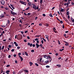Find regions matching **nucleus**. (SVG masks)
<instances>
[{
    "instance_id": "bb28decb",
    "label": "nucleus",
    "mask_w": 74,
    "mask_h": 74,
    "mask_svg": "<svg viewBox=\"0 0 74 74\" xmlns=\"http://www.w3.org/2000/svg\"><path fill=\"white\" fill-rule=\"evenodd\" d=\"M42 0H40V4H42Z\"/></svg>"
},
{
    "instance_id": "cd10ccee",
    "label": "nucleus",
    "mask_w": 74,
    "mask_h": 74,
    "mask_svg": "<svg viewBox=\"0 0 74 74\" xmlns=\"http://www.w3.org/2000/svg\"><path fill=\"white\" fill-rule=\"evenodd\" d=\"M42 39L43 40H44L45 41V42H46V40L45 39H44V38H42Z\"/></svg>"
},
{
    "instance_id": "f8f14e48",
    "label": "nucleus",
    "mask_w": 74,
    "mask_h": 74,
    "mask_svg": "<svg viewBox=\"0 0 74 74\" xmlns=\"http://www.w3.org/2000/svg\"><path fill=\"white\" fill-rule=\"evenodd\" d=\"M10 72V70H8L6 71L5 73H9Z\"/></svg>"
},
{
    "instance_id": "6ab92c4d",
    "label": "nucleus",
    "mask_w": 74,
    "mask_h": 74,
    "mask_svg": "<svg viewBox=\"0 0 74 74\" xmlns=\"http://www.w3.org/2000/svg\"><path fill=\"white\" fill-rule=\"evenodd\" d=\"M65 45L66 46H67V45H69V43H68V42L66 43V44H65Z\"/></svg>"
},
{
    "instance_id": "5fc2aeb1",
    "label": "nucleus",
    "mask_w": 74,
    "mask_h": 74,
    "mask_svg": "<svg viewBox=\"0 0 74 74\" xmlns=\"http://www.w3.org/2000/svg\"><path fill=\"white\" fill-rule=\"evenodd\" d=\"M36 42L38 44V43H39V41L38 40H37Z\"/></svg>"
},
{
    "instance_id": "338daca9",
    "label": "nucleus",
    "mask_w": 74,
    "mask_h": 74,
    "mask_svg": "<svg viewBox=\"0 0 74 74\" xmlns=\"http://www.w3.org/2000/svg\"><path fill=\"white\" fill-rule=\"evenodd\" d=\"M37 18H38L37 17H35V20H36V19H37Z\"/></svg>"
},
{
    "instance_id": "0e129e2a",
    "label": "nucleus",
    "mask_w": 74,
    "mask_h": 74,
    "mask_svg": "<svg viewBox=\"0 0 74 74\" xmlns=\"http://www.w3.org/2000/svg\"><path fill=\"white\" fill-rule=\"evenodd\" d=\"M9 48H11V45H9Z\"/></svg>"
},
{
    "instance_id": "13d9d810",
    "label": "nucleus",
    "mask_w": 74,
    "mask_h": 74,
    "mask_svg": "<svg viewBox=\"0 0 74 74\" xmlns=\"http://www.w3.org/2000/svg\"><path fill=\"white\" fill-rule=\"evenodd\" d=\"M14 57H16V54H14Z\"/></svg>"
},
{
    "instance_id": "6e6d98bb",
    "label": "nucleus",
    "mask_w": 74,
    "mask_h": 74,
    "mask_svg": "<svg viewBox=\"0 0 74 74\" xmlns=\"http://www.w3.org/2000/svg\"><path fill=\"white\" fill-rule=\"evenodd\" d=\"M27 38H28V39H30V37H29V36H27Z\"/></svg>"
},
{
    "instance_id": "a878e982",
    "label": "nucleus",
    "mask_w": 74,
    "mask_h": 74,
    "mask_svg": "<svg viewBox=\"0 0 74 74\" xmlns=\"http://www.w3.org/2000/svg\"><path fill=\"white\" fill-rule=\"evenodd\" d=\"M63 50H64V49H60V51H61V52H62V51H63Z\"/></svg>"
},
{
    "instance_id": "72a5a7b5",
    "label": "nucleus",
    "mask_w": 74,
    "mask_h": 74,
    "mask_svg": "<svg viewBox=\"0 0 74 74\" xmlns=\"http://www.w3.org/2000/svg\"><path fill=\"white\" fill-rule=\"evenodd\" d=\"M48 62H49V61H48V60H47V61H45V63H48Z\"/></svg>"
},
{
    "instance_id": "8fccbe9b",
    "label": "nucleus",
    "mask_w": 74,
    "mask_h": 74,
    "mask_svg": "<svg viewBox=\"0 0 74 74\" xmlns=\"http://www.w3.org/2000/svg\"><path fill=\"white\" fill-rule=\"evenodd\" d=\"M56 56H58V53H57L56 54Z\"/></svg>"
},
{
    "instance_id": "f03ea898",
    "label": "nucleus",
    "mask_w": 74,
    "mask_h": 74,
    "mask_svg": "<svg viewBox=\"0 0 74 74\" xmlns=\"http://www.w3.org/2000/svg\"><path fill=\"white\" fill-rule=\"evenodd\" d=\"M20 2L22 4H24V5H26V2H25L23 1H20Z\"/></svg>"
},
{
    "instance_id": "7c9ffc66",
    "label": "nucleus",
    "mask_w": 74,
    "mask_h": 74,
    "mask_svg": "<svg viewBox=\"0 0 74 74\" xmlns=\"http://www.w3.org/2000/svg\"><path fill=\"white\" fill-rule=\"evenodd\" d=\"M10 21L8 20V21H7V23H8V24H10Z\"/></svg>"
},
{
    "instance_id": "052dcab7",
    "label": "nucleus",
    "mask_w": 74,
    "mask_h": 74,
    "mask_svg": "<svg viewBox=\"0 0 74 74\" xmlns=\"http://www.w3.org/2000/svg\"><path fill=\"white\" fill-rule=\"evenodd\" d=\"M32 46H33V47H35V45L33 44Z\"/></svg>"
},
{
    "instance_id": "9d476101",
    "label": "nucleus",
    "mask_w": 74,
    "mask_h": 74,
    "mask_svg": "<svg viewBox=\"0 0 74 74\" xmlns=\"http://www.w3.org/2000/svg\"><path fill=\"white\" fill-rule=\"evenodd\" d=\"M23 71L24 72H25V73H28L29 72V71L27 70H24Z\"/></svg>"
},
{
    "instance_id": "58836bf2",
    "label": "nucleus",
    "mask_w": 74,
    "mask_h": 74,
    "mask_svg": "<svg viewBox=\"0 0 74 74\" xmlns=\"http://www.w3.org/2000/svg\"><path fill=\"white\" fill-rule=\"evenodd\" d=\"M33 44L32 43H31L30 44V45H29L30 47H32V45Z\"/></svg>"
},
{
    "instance_id": "3c124183",
    "label": "nucleus",
    "mask_w": 74,
    "mask_h": 74,
    "mask_svg": "<svg viewBox=\"0 0 74 74\" xmlns=\"http://www.w3.org/2000/svg\"><path fill=\"white\" fill-rule=\"evenodd\" d=\"M19 22H21V23H22V21H21V20H19Z\"/></svg>"
},
{
    "instance_id": "20e7f679",
    "label": "nucleus",
    "mask_w": 74,
    "mask_h": 74,
    "mask_svg": "<svg viewBox=\"0 0 74 74\" xmlns=\"http://www.w3.org/2000/svg\"><path fill=\"white\" fill-rule=\"evenodd\" d=\"M1 3L3 5H4V3H5V1L3 0H2L1 1Z\"/></svg>"
},
{
    "instance_id": "4468645a",
    "label": "nucleus",
    "mask_w": 74,
    "mask_h": 74,
    "mask_svg": "<svg viewBox=\"0 0 74 74\" xmlns=\"http://www.w3.org/2000/svg\"><path fill=\"white\" fill-rule=\"evenodd\" d=\"M42 60V58H40V62H39V64H41V60Z\"/></svg>"
},
{
    "instance_id": "de8ad7c7",
    "label": "nucleus",
    "mask_w": 74,
    "mask_h": 74,
    "mask_svg": "<svg viewBox=\"0 0 74 74\" xmlns=\"http://www.w3.org/2000/svg\"><path fill=\"white\" fill-rule=\"evenodd\" d=\"M35 41H37L38 40V38H36L35 39Z\"/></svg>"
},
{
    "instance_id": "69168bd1",
    "label": "nucleus",
    "mask_w": 74,
    "mask_h": 74,
    "mask_svg": "<svg viewBox=\"0 0 74 74\" xmlns=\"http://www.w3.org/2000/svg\"><path fill=\"white\" fill-rule=\"evenodd\" d=\"M24 15H27V14H26V13H24Z\"/></svg>"
},
{
    "instance_id": "393cba45",
    "label": "nucleus",
    "mask_w": 74,
    "mask_h": 74,
    "mask_svg": "<svg viewBox=\"0 0 74 74\" xmlns=\"http://www.w3.org/2000/svg\"><path fill=\"white\" fill-rule=\"evenodd\" d=\"M69 12H67L66 13L67 15H69Z\"/></svg>"
},
{
    "instance_id": "a18cd8bd",
    "label": "nucleus",
    "mask_w": 74,
    "mask_h": 74,
    "mask_svg": "<svg viewBox=\"0 0 74 74\" xmlns=\"http://www.w3.org/2000/svg\"><path fill=\"white\" fill-rule=\"evenodd\" d=\"M58 41L59 44H60V41L58 40Z\"/></svg>"
},
{
    "instance_id": "09e8293b",
    "label": "nucleus",
    "mask_w": 74,
    "mask_h": 74,
    "mask_svg": "<svg viewBox=\"0 0 74 74\" xmlns=\"http://www.w3.org/2000/svg\"><path fill=\"white\" fill-rule=\"evenodd\" d=\"M42 24L40 23L39 24V26H42Z\"/></svg>"
},
{
    "instance_id": "423d86ee",
    "label": "nucleus",
    "mask_w": 74,
    "mask_h": 74,
    "mask_svg": "<svg viewBox=\"0 0 74 74\" xmlns=\"http://www.w3.org/2000/svg\"><path fill=\"white\" fill-rule=\"evenodd\" d=\"M14 44H15V45L16 47H18V43H16V42H14Z\"/></svg>"
},
{
    "instance_id": "f257e3e1",
    "label": "nucleus",
    "mask_w": 74,
    "mask_h": 74,
    "mask_svg": "<svg viewBox=\"0 0 74 74\" xmlns=\"http://www.w3.org/2000/svg\"><path fill=\"white\" fill-rule=\"evenodd\" d=\"M32 5L33 6V8L34 10H38V8H38V6H37L35 5V4H32Z\"/></svg>"
},
{
    "instance_id": "1a4fd4ad",
    "label": "nucleus",
    "mask_w": 74,
    "mask_h": 74,
    "mask_svg": "<svg viewBox=\"0 0 74 74\" xmlns=\"http://www.w3.org/2000/svg\"><path fill=\"white\" fill-rule=\"evenodd\" d=\"M56 66L57 67H60V68L61 67V65L59 64H57Z\"/></svg>"
},
{
    "instance_id": "49530a36",
    "label": "nucleus",
    "mask_w": 74,
    "mask_h": 74,
    "mask_svg": "<svg viewBox=\"0 0 74 74\" xmlns=\"http://www.w3.org/2000/svg\"><path fill=\"white\" fill-rule=\"evenodd\" d=\"M29 7H28L27 8V9H26V10H29Z\"/></svg>"
},
{
    "instance_id": "ea45409f",
    "label": "nucleus",
    "mask_w": 74,
    "mask_h": 74,
    "mask_svg": "<svg viewBox=\"0 0 74 74\" xmlns=\"http://www.w3.org/2000/svg\"><path fill=\"white\" fill-rule=\"evenodd\" d=\"M42 15L43 16H46L45 14H43Z\"/></svg>"
},
{
    "instance_id": "f704fd0d",
    "label": "nucleus",
    "mask_w": 74,
    "mask_h": 74,
    "mask_svg": "<svg viewBox=\"0 0 74 74\" xmlns=\"http://www.w3.org/2000/svg\"><path fill=\"white\" fill-rule=\"evenodd\" d=\"M14 51H15V49H12L11 50L12 52H14Z\"/></svg>"
},
{
    "instance_id": "2f4dec72",
    "label": "nucleus",
    "mask_w": 74,
    "mask_h": 74,
    "mask_svg": "<svg viewBox=\"0 0 74 74\" xmlns=\"http://www.w3.org/2000/svg\"><path fill=\"white\" fill-rule=\"evenodd\" d=\"M10 65H6L7 67H10Z\"/></svg>"
},
{
    "instance_id": "bf43d9fd",
    "label": "nucleus",
    "mask_w": 74,
    "mask_h": 74,
    "mask_svg": "<svg viewBox=\"0 0 74 74\" xmlns=\"http://www.w3.org/2000/svg\"><path fill=\"white\" fill-rule=\"evenodd\" d=\"M24 42H27V41L26 40H24Z\"/></svg>"
},
{
    "instance_id": "e433bc0d",
    "label": "nucleus",
    "mask_w": 74,
    "mask_h": 74,
    "mask_svg": "<svg viewBox=\"0 0 74 74\" xmlns=\"http://www.w3.org/2000/svg\"><path fill=\"white\" fill-rule=\"evenodd\" d=\"M4 46H3L2 48V50H3V49H4Z\"/></svg>"
},
{
    "instance_id": "39448f33",
    "label": "nucleus",
    "mask_w": 74,
    "mask_h": 74,
    "mask_svg": "<svg viewBox=\"0 0 74 74\" xmlns=\"http://www.w3.org/2000/svg\"><path fill=\"white\" fill-rule=\"evenodd\" d=\"M19 58H20L21 59V62H22V61H23V58H22V56H19Z\"/></svg>"
},
{
    "instance_id": "c03bdc74",
    "label": "nucleus",
    "mask_w": 74,
    "mask_h": 74,
    "mask_svg": "<svg viewBox=\"0 0 74 74\" xmlns=\"http://www.w3.org/2000/svg\"><path fill=\"white\" fill-rule=\"evenodd\" d=\"M53 31L54 30H56V29H55V28H53Z\"/></svg>"
},
{
    "instance_id": "603ef678",
    "label": "nucleus",
    "mask_w": 74,
    "mask_h": 74,
    "mask_svg": "<svg viewBox=\"0 0 74 74\" xmlns=\"http://www.w3.org/2000/svg\"><path fill=\"white\" fill-rule=\"evenodd\" d=\"M5 9L6 10H8V8H5Z\"/></svg>"
},
{
    "instance_id": "4d7b16f0",
    "label": "nucleus",
    "mask_w": 74,
    "mask_h": 74,
    "mask_svg": "<svg viewBox=\"0 0 74 74\" xmlns=\"http://www.w3.org/2000/svg\"><path fill=\"white\" fill-rule=\"evenodd\" d=\"M68 19H70V15H68Z\"/></svg>"
},
{
    "instance_id": "0eeeda50",
    "label": "nucleus",
    "mask_w": 74,
    "mask_h": 74,
    "mask_svg": "<svg viewBox=\"0 0 74 74\" xmlns=\"http://www.w3.org/2000/svg\"><path fill=\"white\" fill-rule=\"evenodd\" d=\"M36 48H38V47H40V45H38V44L37 43H36Z\"/></svg>"
},
{
    "instance_id": "4c0bfd02",
    "label": "nucleus",
    "mask_w": 74,
    "mask_h": 74,
    "mask_svg": "<svg viewBox=\"0 0 74 74\" xmlns=\"http://www.w3.org/2000/svg\"><path fill=\"white\" fill-rule=\"evenodd\" d=\"M17 49H20V48L19 47H17Z\"/></svg>"
},
{
    "instance_id": "473e14b6",
    "label": "nucleus",
    "mask_w": 74,
    "mask_h": 74,
    "mask_svg": "<svg viewBox=\"0 0 74 74\" xmlns=\"http://www.w3.org/2000/svg\"><path fill=\"white\" fill-rule=\"evenodd\" d=\"M60 21V22L61 23H63V21Z\"/></svg>"
},
{
    "instance_id": "dca6fc26",
    "label": "nucleus",
    "mask_w": 74,
    "mask_h": 74,
    "mask_svg": "<svg viewBox=\"0 0 74 74\" xmlns=\"http://www.w3.org/2000/svg\"><path fill=\"white\" fill-rule=\"evenodd\" d=\"M30 66H31L32 65H33V63L31 62H29Z\"/></svg>"
},
{
    "instance_id": "4be33fe9",
    "label": "nucleus",
    "mask_w": 74,
    "mask_h": 74,
    "mask_svg": "<svg viewBox=\"0 0 74 74\" xmlns=\"http://www.w3.org/2000/svg\"><path fill=\"white\" fill-rule=\"evenodd\" d=\"M46 68H49L50 66L47 65L46 66Z\"/></svg>"
},
{
    "instance_id": "a19ab883",
    "label": "nucleus",
    "mask_w": 74,
    "mask_h": 74,
    "mask_svg": "<svg viewBox=\"0 0 74 74\" xmlns=\"http://www.w3.org/2000/svg\"><path fill=\"white\" fill-rule=\"evenodd\" d=\"M8 58H11V55H9L8 56Z\"/></svg>"
},
{
    "instance_id": "680f3d73",
    "label": "nucleus",
    "mask_w": 74,
    "mask_h": 74,
    "mask_svg": "<svg viewBox=\"0 0 74 74\" xmlns=\"http://www.w3.org/2000/svg\"><path fill=\"white\" fill-rule=\"evenodd\" d=\"M40 47H42V44H41L40 45Z\"/></svg>"
},
{
    "instance_id": "c756f323",
    "label": "nucleus",
    "mask_w": 74,
    "mask_h": 74,
    "mask_svg": "<svg viewBox=\"0 0 74 74\" xmlns=\"http://www.w3.org/2000/svg\"><path fill=\"white\" fill-rule=\"evenodd\" d=\"M27 15H30L31 13H29L27 14Z\"/></svg>"
},
{
    "instance_id": "79ce46f5",
    "label": "nucleus",
    "mask_w": 74,
    "mask_h": 74,
    "mask_svg": "<svg viewBox=\"0 0 74 74\" xmlns=\"http://www.w3.org/2000/svg\"><path fill=\"white\" fill-rule=\"evenodd\" d=\"M41 42L42 44H43L44 43V42L43 41V40H41Z\"/></svg>"
},
{
    "instance_id": "37998d69",
    "label": "nucleus",
    "mask_w": 74,
    "mask_h": 74,
    "mask_svg": "<svg viewBox=\"0 0 74 74\" xmlns=\"http://www.w3.org/2000/svg\"><path fill=\"white\" fill-rule=\"evenodd\" d=\"M27 32H28V31H25V33H27Z\"/></svg>"
},
{
    "instance_id": "5701e85b",
    "label": "nucleus",
    "mask_w": 74,
    "mask_h": 74,
    "mask_svg": "<svg viewBox=\"0 0 74 74\" xmlns=\"http://www.w3.org/2000/svg\"><path fill=\"white\" fill-rule=\"evenodd\" d=\"M68 2H69V3H66V5H69V4H70V1H69Z\"/></svg>"
},
{
    "instance_id": "c9c22d12",
    "label": "nucleus",
    "mask_w": 74,
    "mask_h": 74,
    "mask_svg": "<svg viewBox=\"0 0 74 74\" xmlns=\"http://www.w3.org/2000/svg\"><path fill=\"white\" fill-rule=\"evenodd\" d=\"M31 52H34V50H31Z\"/></svg>"
},
{
    "instance_id": "aec40b11",
    "label": "nucleus",
    "mask_w": 74,
    "mask_h": 74,
    "mask_svg": "<svg viewBox=\"0 0 74 74\" xmlns=\"http://www.w3.org/2000/svg\"><path fill=\"white\" fill-rule=\"evenodd\" d=\"M1 17H2V18H3V17H4V15L3 14H1Z\"/></svg>"
},
{
    "instance_id": "ddd939ff",
    "label": "nucleus",
    "mask_w": 74,
    "mask_h": 74,
    "mask_svg": "<svg viewBox=\"0 0 74 74\" xmlns=\"http://www.w3.org/2000/svg\"><path fill=\"white\" fill-rule=\"evenodd\" d=\"M25 52V55H26V56H28V54L27 53V52L25 51L24 52Z\"/></svg>"
},
{
    "instance_id": "c85d7f7f",
    "label": "nucleus",
    "mask_w": 74,
    "mask_h": 74,
    "mask_svg": "<svg viewBox=\"0 0 74 74\" xmlns=\"http://www.w3.org/2000/svg\"><path fill=\"white\" fill-rule=\"evenodd\" d=\"M35 65H36V66H38V64H37V63H36L35 64Z\"/></svg>"
},
{
    "instance_id": "f3484780",
    "label": "nucleus",
    "mask_w": 74,
    "mask_h": 74,
    "mask_svg": "<svg viewBox=\"0 0 74 74\" xmlns=\"http://www.w3.org/2000/svg\"><path fill=\"white\" fill-rule=\"evenodd\" d=\"M49 16H50V17H53V16H52V14H51V13H50L49 14Z\"/></svg>"
},
{
    "instance_id": "9b49d317",
    "label": "nucleus",
    "mask_w": 74,
    "mask_h": 74,
    "mask_svg": "<svg viewBox=\"0 0 74 74\" xmlns=\"http://www.w3.org/2000/svg\"><path fill=\"white\" fill-rule=\"evenodd\" d=\"M28 3L29 4V6H31V5H32L31 3L28 2Z\"/></svg>"
},
{
    "instance_id": "b1692460",
    "label": "nucleus",
    "mask_w": 74,
    "mask_h": 74,
    "mask_svg": "<svg viewBox=\"0 0 74 74\" xmlns=\"http://www.w3.org/2000/svg\"><path fill=\"white\" fill-rule=\"evenodd\" d=\"M2 27H5V25H3L1 26Z\"/></svg>"
},
{
    "instance_id": "864d4df0",
    "label": "nucleus",
    "mask_w": 74,
    "mask_h": 74,
    "mask_svg": "<svg viewBox=\"0 0 74 74\" xmlns=\"http://www.w3.org/2000/svg\"><path fill=\"white\" fill-rule=\"evenodd\" d=\"M15 63H18V62L17 61V60H15Z\"/></svg>"
},
{
    "instance_id": "e2e57ef3",
    "label": "nucleus",
    "mask_w": 74,
    "mask_h": 74,
    "mask_svg": "<svg viewBox=\"0 0 74 74\" xmlns=\"http://www.w3.org/2000/svg\"><path fill=\"white\" fill-rule=\"evenodd\" d=\"M30 45V43H28V45Z\"/></svg>"
},
{
    "instance_id": "412c9836",
    "label": "nucleus",
    "mask_w": 74,
    "mask_h": 74,
    "mask_svg": "<svg viewBox=\"0 0 74 74\" xmlns=\"http://www.w3.org/2000/svg\"><path fill=\"white\" fill-rule=\"evenodd\" d=\"M45 36H46V38H47L48 40H49V39H48V36H47V35H45Z\"/></svg>"
},
{
    "instance_id": "6e6552de",
    "label": "nucleus",
    "mask_w": 74,
    "mask_h": 74,
    "mask_svg": "<svg viewBox=\"0 0 74 74\" xmlns=\"http://www.w3.org/2000/svg\"><path fill=\"white\" fill-rule=\"evenodd\" d=\"M44 58H46V59H49V57L46 56H44Z\"/></svg>"
},
{
    "instance_id": "774afa93",
    "label": "nucleus",
    "mask_w": 74,
    "mask_h": 74,
    "mask_svg": "<svg viewBox=\"0 0 74 74\" xmlns=\"http://www.w3.org/2000/svg\"><path fill=\"white\" fill-rule=\"evenodd\" d=\"M15 71H14L13 72V74H15Z\"/></svg>"
},
{
    "instance_id": "7ed1b4c3",
    "label": "nucleus",
    "mask_w": 74,
    "mask_h": 74,
    "mask_svg": "<svg viewBox=\"0 0 74 74\" xmlns=\"http://www.w3.org/2000/svg\"><path fill=\"white\" fill-rule=\"evenodd\" d=\"M11 14L13 15H17V14H16V13H15L14 12H13V11H11Z\"/></svg>"
},
{
    "instance_id": "a211bd4d",
    "label": "nucleus",
    "mask_w": 74,
    "mask_h": 74,
    "mask_svg": "<svg viewBox=\"0 0 74 74\" xmlns=\"http://www.w3.org/2000/svg\"><path fill=\"white\" fill-rule=\"evenodd\" d=\"M61 12H64V10L63 9H62L61 10Z\"/></svg>"
},
{
    "instance_id": "2eb2a0df",
    "label": "nucleus",
    "mask_w": 74,
    "mask_h": 74,
    "mask_svg": "<svg viewBox=\"0 0 74 74\" xmlns=\"http://www.w3.org/2000/svg\"><path fill=\"white\" fill-rule=\"evenodd\" d=\"M10 6L14 10L15 9V8L14 7V6L13 5H10Z\"/></svg>"
}]
</instances>
